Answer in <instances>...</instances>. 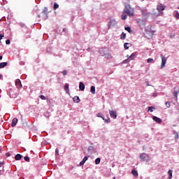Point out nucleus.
Masks as SVG:
<instances>
[{"label": "nucleus", "instance_id": "nucleus-1", "mask_svg": "<svg viewBox=\"0 0 179 179\" xmlns=\"http://www.w3.org/2000/svg\"><path fill=\"white\" fill-rule=\"evenodd\" d=\"M123 12L124 13H127L129 17L134 16V8H132L129 4H125V8Z\"/></svg>", "mask_w": 179, "mask_h": 179}, {"label": "nucleus", "instance_id": "nucleus-2", "mask_svg": "<svg viewBox=\"0 0 179 179\" xmlns=\"http://www.w3.org/2000/svg\"><path fill=\"white\" fill-rule=\"evenodd\" d=\"M8 94L11 99H16L19 93L17 92L16 88H11L8 90Z\"/></svg>", "mask_w": 179, "mask_h": 179}, {"label": "nucleus", "instance_id": "nucleus-3", "mask_svg": "<svg viewBox=\"0 0 179 179\" xmlns=\"http://www.w3.org/2000/svg\"><path fill=\"white\" fill-rule=\"evenodd\" d=\"M139 157H140L141 162H145L146 163H148V162H149V160H150V157H149V155L146 153L140 154Z\"/></svg>", "mask_w": 179, "mask_h": 179}, {"label": "nucleus", "instance_id": "nucleus-4", "mask_svg": "<svg viewBox=\"0 0 179 179\" xmlns=\"http://www.w3.org/2000/svg\"><path fill=\"white\" fill-rule=\"evenodd\" d=\"M162 64H161V69H163L166 66V64L167 62V57H164V55H161Z\"/></svg>", "mask_w": 179, "mask_h": 179}, {"label": "nucleus", "instance_id": "nucleus-5", "mask_svg": "<svg viewBox=\"0 0 179 179\" xmlns=\"http://www.w3.org/2000/svg\"><path fill=\"white\" fill-rule=\"evenodd\" d=\"M136 22L138 24V25L140 26V27H143L146 26V21L145 20L137 19Z\"/></svg>", "mask_w": 179, "mask_h": 179}, {"label": "nucleus", "instance_id": "nucleus-6", "mask_svg": "<svg viewBox=\"0 0 179 179\" xmlns=\"http://www.w3.org/2000/svg\"><path fill=\"white\" fill-rule=\"evenodd\" d=\"M117 22L115 20H110L109 24H108V29H111V27H114V26H117Z\"/></svg>", "mask_w": 179, "mask_h": 179}, {"label": "nucleus", "instance_id": "nucleus-7", "mask_svg": "<svg viewBox=\"0 0 179 179\" xmlns=\"http://www.w3.org/2000/svg\"><path fill=\"white\" fill-rule=\"evenodd\" d=\"M109 114H110L111 118H113L114 120H115L117 118V111L109 110Z\"/></svg>", "mask_w": 179, "mask_h": 179}, {"label": "nucleus", "instance_id": "nucleus-8", "mask_svg": "<svg viewBox=\"0 0 179 179\" xmlns=\"http://www.w3.org/2000/svg\"><path fill=\"white\" fill-rule=\"evenodd\" d=\"M157 9L159 12H162V10L166 9V6H163V4H159L157 6Z\"/></svg>", "mask_w": 179, "mask_h": 179}, {"label": "nucleus", "instance_id": "nucleus-9", "mask_svg": "<svg viewBox=\"0 0 179 179\" xmlns=\"http://www.w3.org/2000/svg\"><path fill=\"white\" fill-rule=\"evenodd\" d=\"M15 85L18 89H20V87H22V81H20V79H17L15 80Z\"/></svg>", "mask_w": 179, "mask_h": 179}, {"label": "nucleus", "instance_id": "nucleus-10", "mask_svg": "<svg viewBox=\"0 0 179 179\" xmlns=\"http://www.w3.org/2000/svg\"><path fill=\"white\" fill-rule=\"evenodd\" d=\"M17 118L15 117L13 119L12 122H11V127H16V124H17Z\"/></svg>", "mask_w": 179, "mask_h": 179}, {"label": "nucleus", "instance_id": "nucleus-11", "mask_svg": "<svg viewBox=\"0 0 179 179\" xmlns=\"http://www.w3.org/2000/svg\"><path fill=\"white\" fill-rule=\"evenodd\" d=\"M152 120H154L155 121V122H157L158 124H162V119H160L156 116H153Z\"/></svg>", "mask_w": 179, "mask_h": 179}, {"label": "nucleus", "instance_id": "nucleus-12", "mask_svg": "<svg viewBox=\"0 0 179 179\" xmlns=\"http://www.w3.org/2000/svg\"><path fill=\"white\" fill-rule=\"evenodd\" d=\"M42 12H43V15H45L46 16V18L48 17V8L45 7Z\"/></svg>", "mask_w": 179, "mask_h": 179}, {"label": "nucleus", "instance_id": "nucleus-13", "mask_svg": "<svg viewBox=\"0 0 179 179\" xmlns=\"http://www.w3.org/2000/svg\"><path fill=\"white\" fill-rule=\"evenodd\" d=\"M79 89L82 92H83V90H85V84L83 83L80 82V83H79Z\"/></svg>", "mask_w": 179, "mask_h": 179}, {"label": "nucleus", "instance_id": "nucleus-14", "mask_svg": "<svg viewBox=\"0 0 179 179\" xmlns=\"http://www.w3.org/2000/svg\"><path fill=\"white\" fill-rule=\"evenodd\" d=\"M73 101L74 103H80V99H79V96H76L73 98Z\"/></svg>", "mask_w": 179, "mask_h": 179}, {"label": "nucleus", "instance_id": "nucleus-15", "mask_svg": "<svg viewBox=\"0 0 179 179\" xmlns=\"http://www.w3.org/2000/svg\"><path fill=\"white\" fill-rule=\"evenodd\" d=\"M8 65V62H1L0 63V69H2V68H5Z\"/></svg>", "mask_w": 179, "mask_h": 179}, {"label": "nucleus", "instance_id": "nucleus-16", "mask_svg": "<svg viewBox=\"0 0 179 179\" xmlns=\"http://www.w3.org/2000/svg\"><path fill=\"white\" fill-rule=\"evenodd\" d=\"M64 90L66 93H69V84H66L64 85Z\"/></svg>", "mask_w": 179, "mask_h": 179}, {"label": "nucleus", "instance_id": "nucleus-17", "mask_svg": "<svg viewBox=\"0 0 179 179\" xmlns=\"http://www.w3.org/2000/svg\"><path fill=\"white\" fill-rule=\"evenodd\" d=\"M168 174L169 176V179L173 178V170L171 169L169 170Z\"/></svg>", "mask_w": 179, "mask_h": 179}, {"label": "nucleus", "instance_id": "nucleus-18", "mask_svg": "<svg viewBox=\"0 0 179 179\" xmlns=\"http://www.w3.org/2000/svg\"><path fill=\"white\" fill-rule=\"evenodd\" d=\"M131 174H133V176H134V177H138V171L134 169L131 171Z\"/></svg>", "mask_w": 179, "mask_h": 179}, {"label": "nucleus", "instance_id": "nucleus-19", "mask_svg": "<svg viewBox=\"0 0 179 179\" xmlns=\"http://www.w3.org/2000/svg\"><path fill=\"white\" fill-rule=\"evenodd\" d=\"M120 38L122 40H125V38H127V34L124 32H122L120 35Z\"/></svg>", "mask_w": 179, "mask_h": 179}, {"label": "nucleus", "instance_id": "nucleus-20", "mask_svg": "<svg viewBox=\"0 0 179 179\" xmlns=\"http://www.w3.org/2000/svg\"><path fill=\"white\" fill-rule=\"evenodd\" d=\"M90 92H91V93H92V94H96V87L94 86H92Z\"/></svg>", "mask_w": 179, "mask_h": 179}, {"label": "nucleus", "instance_id": "nucleus-21", "mask_svg": "<svg viewBox=\"0 0 179 179\" xmlns=\"http://www.w3.org/2000/svg\"><path fill=\"white\" fill-rule=\"evenodd\" d=\"M22 159V155L17 154L15 156V160H20Z\"/></svg>", "mask_w": 179, "mask_h": 179}, {"label": "nucleus", "instance_id": "nucleus-22", "mask_svg": "<svg viewBox=\"0 0 179 179\" xmlns=\"http://www.w3.org/2000/svg\"><path fill=\"white\" fill-rule=\"evenodd\" d=\"M128 45H131V43H125L124 44V50H128V48H129V46H128Z\"/></svg>", "mask_w": 179, "mask_h": 179}, {"label": "nucleus", "instance_id": "nucleus-23", "mask_svg": "<svg viewBox=\"0 0 179 179\" xmlns=\"http://www.w3.org/2000/svg\"><path fill=\"white\" fill-rule=\"evenodd\" d=\"M153 110H156V108H155V106L148 107V111H150V113H153Z\"/></svg>", "mask_w": 179, "mask_h": 179}, {"label": "nucleus", "instance_id": "nucleus-24", "mask_svg": "<svg viewBox=\"0 0 179 179\" xmlns=\"http://www.w3.org/2000/svg\"><path fill=\"white\" fill-rule=\"evenodd\" d=\"M124 29L127 30L129 33H132V29L129 27H125Z\"/></svg>", "mask_w": 179, "mask_h": 179}, {"label": "nucleus", "instance_id": "nucleus-25", "mask_svg": "<svg viewBox=\"0 0 179 179\" xmlns=\"http://www.w3.org/2000/svg\"><path fill=\"white\" fill-rule=\"evenodd\" d=\"M101 118H102V120H103L105 122H106V124H108V122H110L111 121L110 119H106V118H104V117H103V116H102V117H101Z\"/></svg>", "mask_w": 179, "mask_h": 179}, {"label": "nucleus", "instance_id": "nucleus-26", "mask_svg": "<svg viewBox=\"0 0 179 179\" xmlns=\"http://www.w3.org/2000/svg\"><path fill=\"white\" fill-rule=\"evenodd\" d=\"M142 15H143V16H148V10H142Z\"/></svg>", "mask_w": 179, "mask_h": 179}, {"label": "nucleus", "instance_id": "nucleus-27", "mask_svg": "<svg viewBox=\"0 0 179 179\" xmlns=\"http://www.w3.org/2000/svg\"><path fill=\"white\" fill-rule=\"evenodd\" d=\"M58 8H59V5L58 3H54V9H55V10L56 9H58Z\"/></svg>", "mask_w": 179, "mask_h": 179}, {"label": "nucleus", "instance_id": "nucleus-28", "mask_svg": "<svg viewBox=\"0 0 179 179\" xmlns=\"http://www.w3.org/2000/svg\"><path fill=\"white\" fill-rule=\"evenodd\" d=\"M100 162H101L100 158H96V159H95V164H100Z\"/></svg>", "mask_w": 179, "mask_h": 179}, {"label": "nucleus", "instance_id": "nucleus-29", "mask_svg": "<svg viewBox=\"0 0 179 179\" xmlns=\"http://www.w3.org/2000/svg\"><path fill=\"white\" fill-rule=\"evenodd\" d=\"M175 17L179 19V13L178 10L176 11Z\"/></svg>", "mask_w": 179, "mask_h": 179}, {"label": "nucleus", "instance_id": "nucleus-30", "mask_svg": "<svg viewBox=\"0 0 179 179\" xmlns=\"http://www.w3.org/2000/svg\"><path fill=\"white\" fill-rule=\"evenodd\" d=\"M135 55H136L135 53H132V54L129 56V58H131V59H135Z\"/></svg>", "mask_w": 179, "mask_h": 179}, {"label": "nucleus", "instance_id": "nucleus-31", "mask_svg": "<svg viewBox=\"0 0 179 179\" xmlns=\"http://www.w3.org/2000/svg\"><path fill=\"white\" fill-rule=\"evenodd\" d=\"M24 160H25V162H30V158L28 156H26L24 157Z\"/></svg>", "mask_w": 179, "mask_h": 179}, {"label": "nucleus", "instance_id": "nucleus-32", "mask_svg": "<svg viewBox=\"0 0 179 179\" xmlns=\"http://www.w3.org/2000/svg\"><path fill=\"white\" fill-rule=\"evenodd\" d=\"M165 104H166V106L167 107V108H170V101H166V103H165Z\"/></svg>", "mask_w": 179, "mask_h": 179}, {"label": "nucleus", "instance_id": "nucleus-33", "mask_svg": "<svg viewBox=\"0 0 179 179\" xmlns=\"http://www.w3.org/2000/svg\"><path fill=\"white\" fill-rule=\"evenodd\" d=\"M122 19L123 20H127V15L122 14Z\"/></svg>", "mask_w": 179, "mask_h": 179}, {"label": "nucleus", "instance_id": "nucleus-34", "mask_svg": "<svg viewBox=\"0 0 179 179\" xmlns=\"http://www.w3.org/2000/svg\"><path fill=\"white\" fill-rule=\"evenodd\" d=\"M62 73L64 76H66V75H68V71H67L66 70H64V71H62Z\"/></svg>", "mask_w": 179, "mask_h": 179}, {"label": "nucleus", "instance_id": "nucleus-35", "mask_svg": "<svg viewBox=\"0 0 179 179\" xmlns=\"http://www.w3.org/2000/svg\"><path fill=\"white\" fill-rule=\"evenodd\" d=\"M96 117H98L99 118H103V115L100 113L96 114Z\"/></svg>", "mask_w": 179, "mask_h": 179}, {"label": "nucleus", "instance_id": "nucleus-36", "mask_svg": "<svg viewBox=\"0 0 179 179\" xmlns=\"http://www.w3.org/2000/svg\"><path fill=\"white\" fill-rule=\"evenodd\" d=\"M174 135H175V139H178V138H179L178 132H175Z\"/></svg>", "mask_w": 179, "mask_h": 179}, {"label": "nucleus", "instance_id": "nucleus-37", "mask_svg": "<svg viewBox=\"0 0 179 179\" xmlns=\"http://www.w3.org/2000/svg\"><path fill=\"white\" fill-rule=\"evenodd\" d=\"M40 99H41V100H46L47 97H45L44 95H41Z\"/></svg>", "mask_w": 179, "mask_h": 179}, {"label": "nucleus", "instance_id": "nucleus-38", "mask_svg": "<svg viewBox=\"0 0 179 179\" xmlns=\"http://www.w3.org/2000/svg\"><path fill=\"white\" fill-rule=\"evenodd\" d=\"M152 61H153L152 58H149V59H148L147 62H148V64H150V62H152Z\"/></svg>", "mask_w": 179, "mask_h": 179}, {"label": "nucleus", "instance_id": "nucleus-39", "mask_svg": "<svg viewBox=\"0 0 179 179\" xmlns=\"http://www.w3.org/2000/svg\"><path fill=\"white\" fill-rule=\"evenodd\" d=\"M173 96H175V97H178V92H177V91L173 92Z\"/></svg>", "mask_w": 179, "mask_h": 179}, {"label": "nucleus", "instance_id": "nucleus-40", "mask_svg": "<svg viewBox=\"0 0 179 179\" xmlns=\"http://www.w3.org/2000/svg\"><path fill=\"white\" fill-rule=\"evenodd\" d=\"M8 3V1L6 0H3L1 2V5H6Z\"/></svg>", "mask_w": 179, "mask_h": 179}, {"label": "nucleus", "instance_id": "nucleus-41", "mask_svg": "<svg viewBox=\"0 0 179 179\" xmlns=\"http://www.w3.org/2000/svg\"><path fill=\"white\" fill-rule=\"evenodd\" d=\"M128 62H129V59H126L125 60L123 61L124 64H128Z\"/></svg>", "mask_w": 179, "mask_h": 179}, {"label": "nucleus", "instance_id": "nucleus-42", "mask_svg": "<svg viewBox=\"0 0 179 179\" xmlns=\"http://www.w3.org/2000/svg\"><path fill=\"white\" fill-rule=\"evenodd\" d=\"M6 44H7V45L10 44V40L7 39V40L6 41Z\"/></svg>", "mask_w": 179, "mask_h": 179}, {"label": "nucleus", "instance_id": "nucleus-43", "mask_svg": "<svg viewBox=\"0 0 179 179\" xmlns=\"http://www.w3.org/2000/svg\"><path fill=\"white\" fill-rule=\"evenodd\" d=\"M87 160V157H85L83 158V161L84 163H86Z\"/></svg>", "mask_w": 179, "mask_h": 179}, {"label": "nucleus", "instance_id": "nucleus-44", "mask_svg": "<svg viewBox=\"0 0 179 179\" xmlns=\"http://www.w3.org/2000/svg\"><path fill=\"white\" fill-rule=\"evenodd\" d=\"M83 164H85V162L83 160L82 162H80V166H83Z\"/></svg>", "mask_w": 179, "mask_h": 179}, {"label": "nucleus", "instance_id": "nucleus-45", "mask_svg": "<svg viewBox=\"0 0 179 179\" xmlns=\"http://www.w3.org/2000/svg\"><path fill=\"white\" fill-rule=\"evenodd\" d=\"M55 153H56V155H59V151H58V150H57V149H56V150H55Z\"/></svg>", "mask_w": 179, "mask_h": 179}, {"label": "nucleus", "instance_id": "nucleus-46", "mask_svg": "<svg viewBox=\"0 0 179 179\" xmlns=\"http://www.w3.org/2000/svg\"><path fill=\"white\" fill-rule=\"evenodd\" d=\"M6 156L7 157H9L10 156V152H7V153L6 154Z\"/></svg>", "mask_w": 179, "mask_h": 179}, {"label": "nucleus", "instance_id": "nucleus-47", "mask_svg": "<svg viewBox=\"0 0 179 179\" xmlns=\"http://www.w3.org/2000/svg\"><path fill=\"white\" fill-rule=\"evenodd\" d=\"M4 36L2 34H0V40H2V38H3Z\"/></svg>", "mask_w": 179, "mask_h": 179}, {"label": "nucleus", "instance_id": "nucleus-48", "mask_svg": "<svg viewBox=\"0 0 179 179\" xmlns=\"http://www.w3.org/2000/svg\"><path fill=\"white\" fill-rule=\"evenodd\" d=\"M147 85H148V86H150V85H149V81H147Z\"/></svg>", "mask_w": 179, "mask_h": 179}, {"label": "nucleus", "instance_id": "nucleus-49", "mask_svg": "<svg viewBox=\"0 0 179 179\" xmlns=\"http://www.w3.org/2000/svg\"><path fill=\"white\" fill-rule=\"evenodd\" d=\"M3 57L0 56V60H2Z\"/></svg>", "mask_w": 179, "mask_h": 179}, {"label": "nucleus", "instance_id": "nucleus-50", "mask_svg": "<svg viewBox=\"0 0 179 179\" xmlns=\"http://www.w3.org/2000/svg\"><path fill=\"white\" fill-rule=\"evenodd\" d=\"M0 79H2V75L0 74Z\"/></svg>", "mask_w": 179, "mask_h": 179}, {"label": "nucleus", "instance_id": "nucleus-51", "mask_svg": "<svg viewBox=\"0 0 179 179\" xmlns=\"http://www.w3.org/2000/svg\"><path fill=\"white\" fill-rule=\"evenodd\" d=\"M37 17H41L40 15H37Z\"/></svg>", "mask_w": 179, "mask_h": 179}, {"label": "nucleus", "instance_id": "nucleus-52", "mask_svg": "<svg viewBox=\"0 0 179 179\" xmlns=\"http://www.w3.org/2000/svg\"><path fill=\"white\" fill-rule=\"evenodd\" d=\"M141 1H145V0H141Z\"/></svg>", "mask_w": 179, "mask_h": 179}, {"label": "nucleus", "instance_id": "nucleus-53", "mask_svg": "<svg viewBox=\"0 0 179 179\" xmlns=\"http://www.w3.org/2000/svg\"><path fill=\"white\" fill-rule=\"evenodd\" d=\"M113 179H115V177H114Z\"/></svg>", "mask_w": 179, "mask_h": 179}, {"label": "nucleus", "instance_id": "nucleus-54", "mask_svg": "<svg viewBox=\"0 0 179 179\" xmlns=\"http://www.w3.org/2000/svg\"><path fill=\"white\" fill-rule=\"evenodd\" d=\"M178 9H179V6L178 7Z\"/></svg>", "mask_w": 179, "mask_h": 179}, {"label": "nucleus", "instance_id": "nucleus-55", "mask_svg": "<svg viewBox=\"0 0 179 179\" xmlns=\"http://www.w3.org/2000/svg\"><path fill=\"white\" fill-rule=\"evenodd\" d=\"M0 152H1V147H0Z\"/></svg>", "mask_w": 179, "mask_h": 179}]
</instances>
